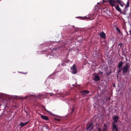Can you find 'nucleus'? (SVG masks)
I'll return each instance as SVG.
<instances>
[{
  "label": "nucleus",
  "mask_w": 131,
  "mask_h": 131,
  "mask_svg": "<svg viewBox=\"0 0 131 131\" xmlns=\"http://www.w3.org/2000/svg\"><path fill=\"white\" fill-rule=\"evenodd\" d=\"M129 0H128L123 12L119 8L118 4L116 5V6L115 7L116 9L121 14H123L124 15H126V10H127V8L129 7Z\"/></svg>",
  "instance_id": "1"
},
{
  "label": "nucleus",
  "mask_w": 131,
  "mask_h": 131,
  "mask_svg": "<svg viewBox=\"0 0 131 131\" xmlns=\"http://www.w3.org/2000/svg\"><path fill=\"white\" fill-rule=\"evenodd\" d=\"M86 129L87 130L91 131L93 129L94 126L93 125V123L91 122L88 123L86 125Z\"/></svg>",
  "instance_id": "2"
},
{
  "label": "nucleus",
  "mask_w": 131,
  "mask_h": 131,
  "mask_svg": "<svg viewBox=\"0 0 131 131\" xmlns=\"http://www.w3.org/2000/svg\"><path fill=\"white\" fill-rule=\"evenodd\" d=\"M128 66V64L126 63V65L123 68V74L125 75L127 73L129 69Z\"/></svg>",
  "instance_id": "3"
},
{
  "label": "nucleus",
  "mask_w": 131,
  "mask_h": 131,
  "mask_svg": "<svg viewBox=\"0 0 131 131\" xmlns=\"http://www.w3.org/2000/svg\"><path fill=\"white\" fill-rule=\"evenodd\" d=\"M71 70H73L72 73L73 74L76 73L77 72V69L75 65L74 64L73 66L71 67Z\"/></svg>",
  "instance_id": "4"
},
{
  "label": "nucleus",
  "mask_w": 131,
  "mask_h": 131,
  "mask_svg": "<svg viewBox=\"0 0 131 131\" xmlns=\"http://www.w3.org/2000/svg\"><path fill=\"white\" fill-rule=\"evenodd\" d=\"M109 3H110V5L112 6H115V5L114 4H116L117 2L116 1L114 0H109Z\"/></svg>",
  "instance_id": "5"
},
{
  "label": "nucleus",
  "mask_w": 131,
  "mask_h": 131,
  "mask_svg": "<svg viewBox=\"0 0 131 131\" xmlns=\"http://www.w3.org/2000/svg\"><path fill=\"white\" fill-rule=\"evenodd\" d=\"M89 92H90L88 90H84L81 91L80 93L82 94V96L83 97H84L86 95L89 93Z\"/></svg>",
  "instance_id": "6"
},
{
  "label": "nucleus",
  "mask_w": 131,
  "mask_h": 131,
  "mask_svg": "<svg viewBox=\"0 0 131 131\" xmlns=\"http://www.w3.org/2000/svg\"><path fill=\"white\" fill-rule=\"evenodd\" d=\"M117 3L119 4L121 7H123L125 4L121 0H116Z\"/></svg>",
  "instance_id": "7"
},
{
  "label": "nucleus",
  "mask_w": 131,
  "mask_h": 131,
  "mask_svg": "<svg viewBox=\"0 0 131 131\" xmlns=\"http://www.w3.org/2000/svg\"><path fill=\"white\" fill-rule=\"evenodd\" d=\"M99 35H100L101 38H103L104 39L105 38L106 35L105 33L103 31L100 32L99 34Z\"/></svg>",
  "instance_id": "8"
},
{
  "label": "nucleus",
  "mask_w": 131,
  "mask_h": 131,
  "mask_svg": "<svg viewBox=\"0 0 131 131\" xmlns=\"http://www.w3.org/2000/svg\"><path fill=\"white\" fill-rule=\"evenodd\" d=\"M40 115L41 116V118L42 119L47 121L49 120V118L47 116H44L41 114Z\"/></svg>",
  "instance_id": "9"
},
{
  "label": "nucleus",
  "mask_w": 131,
  "mask_h": 131,
  "mask_svg": "<svg viewBox=\"0 0 131 131\" xmlns=\"http://www.w3.org/2000/svg\"><path fill=\"white\" fill-rule=\"evenodd\" d=\"M124 64V62L122 61L119 62L118 63L117 67L119 69L122 68V67L123 65Z\"/></svg>",
  "instance_id": "10"
},
{
  "label": "nucleus",
  "mask_w": 131,
  "mask_h": 131,
  "mask_svg": "<svg viewBox=\"0 0 131 131\" xmlns=\"http://www.w3.org/2000/svg\"><path fill=\"white\" fill-rule=\"evenodd\" d=\"M112 129L114 130H117L118 128L117 127L116 125L114 123H112Z\"/></svg>",
  "instance_id": "11"
},
{
  "label": "nucleus",
  "mask_w": 131,
  "mask_h": 131,
  "mask_svg": "<svg viewBox=\"0 0 131 131\" xmlns=\"http://www.w3.org/2000/svg\"><path fill=\"white\" fill-rule=\"evenodd\" d=\"M29 122V121H28L25 123H23L22 122H21L19 125L21 126V127H23L25 126V125H27L28 123Z\"/></svg>",
  "instance_id": "12"
},
{
  "label": "nucleus",
  "mask_w": 131,
  "mask_h": 131,
  "mask_svg": "<svg viewBox=\"0 0 131 131\" xmlns=\"http://www.w3.org/2000/svg\"><path fill=\"white\" fill-rule=\"evenodd\" d=\"M100 79L99 77L97 75H96L95 76L94 78V80L95 81H97L99 80Z\"/></svg>",
  "instance_id": "13"
},
{
  "label": "nucleus",
  "mask_w": 131,
  "mask_h": 131,
  "mask_svg": "<svg viewBox=\"0 0 131 131\" xmlns=\"http://www.w3.org/2000/svg\"><path fill=\"white\" fill-rule=\"evenodd\" d=\"M122 70H123V68H120L119 69L118 68V71L117 72V78H118V74Z\"/></svg>",
  "instance_id": "14"
},
{
  "label": "nucleus",
  "mask_w": 131,
  "mask_h": 131,
  "mask_svg": "<svg viewBox=\"0 0 131 131\" xmlns=\"http://www.w3.org/2000/svg\"><path fill=\"white\" fill-rule=\"evenodd\" d=\"M119 119V118L117 115L114 116L113 117V119L114 120L118 121Z\"/></svg>",
  "instance_id": "15"
},
{
  "label": "nucleus",
  "mask_w": 131,
  "mask_h": 131,
  "mask_svg": "<svg viewBox=\"0 0 131 131\" xmlns=\"http://www.w3.org/2000/svg\"><path fill=\"white\" fill-rule=\"evenodd\" d=\"M75 108V107L73 106L72 108H71L70 109V110H71V112H70V114H72L74 112Z\"/></svg>",
  "instance_id": "16"
},
{
  "label": "nucleus",
  "mask_w": 131,
  "mask_h": 131,
  "mask_svg": "<svg viewBox=\"0 0 131 131\" xmlns=\"http://www.w3.org/2000/svg\"><path fill=\"white\" fill-rule=\"evenodd\" d=\"M116 30L117 31L119 32V34H121V31H120V29L118 28V27H116Z\"/></svg>",
  "instance_id": "17"
},
{
  "label": "nucleus",
  "mask_w": 131,
  "mask_h": 131,
  "mask_svg": "<svg viewBox=\"0 0 131 131\" xmlns=\"http://www.w3.org/2000/svg\"><path fill=\"white\" fill-rule=\"evenodd\" d=\"M111 71L112 70L111 69H110V71L108 73H107L106 75H110L111 73Z\"/></svg>",
  "instance_id": "18"
},
{
  "label": "nucleus",
  "mask_w": 131,
  "mask_h": 131,
  "mask_svg": "<svg viewBox=\"0 0 131 131\" xmlns=\"http://www.w3.org/2000/svg\"><path fill=\"white\" fill-rule=\"evenodd\" d=\"M60 48V47H57L56 48H55L53 49V50H55V51H56L57 50L59 49Z\"/></svg>",
  "instance_id": "19"
},
{
  "label": "nucleus",
  "mask_w": 131,
  "mask_h": 131,
  "mask_svg": "<svg viewBox=\"0 0 131 131\" xmlns=\"http://www.w3.org/2000/svg\"><path fill=\"white\" fill-rule=\"evenodd\" d=\"M54 119L56 121H60L61 120V119H60L56 118H54Z\"/></svg>",
  "instance_id": "20"
},
{
  "label": "nucleus",
  "mask_w": 131,
  "mask_h": 131,
  "mask_svg": "<svg viewBox=\"0 0 131 131\" xmlns=\"http://www.w3.org/2000/svg\"><path fill=\"white\" fill-rule=\"evenodd\" d=\"M78 18H81V19H85V18H86V17H79Z\"/></svg>",
  "instance_id": "21"
},
{
  "label": "nucleus",
  "mask_w": 131,
  "mask_h": 131,
  "mask_svg": "<svg viewBox=\"0 0 131 131\" xmlns=\"http://www.w3.org/2000/svg\"><path fill=\"white\" fill-rule=\"evenodd\" d=\"M104 126L105 127V128H107V125L106 124H104Z\"/></svg>",
  "instance_id": "22"
},
{
  "label": "nucleus",
  "mask_w": 131,
  "mask_h": 131,
  "mask_svg": "<svg viewBox=\"0 0 131 131\" xmlns=\"http://www.w3.org/2000/svg\"><path fill=\"white\" fill-rule=\"evenodd\" d=\"M107 128H103L102 131H106L107 130Z\"/></svg>",
  "instance_id": "23"
},
{
  "label": "nucleus",
  "mask_w": 131,
  "mask_h": 131,
  "mask_svg": "<svg viewBox=\"0 0 131 131\" xmlns=\"http://www.w3.org/2000/svg\"><path fill=\"white\" fill-rule=\"evenodd\" d=\"M105 69L106 70V72L107 73L108 71V69L107 67H106L105 68Z\"/></svg>",
  "instance_id": "24"
},
{
  "label": "nucleus",
  "mask_w": 131,
  "mask_h": 131,
  "mask_svg": "<svg viewBox=\"0 0 131 131\" xmlns=\"http://www.w3.org/2000/svg\"><path fill=\"white\" fill-rule=\"evenodd\" d=\"M122 45V43H119L118 44V46H120V47H121Z\"/></svg>",
  "instance_id": "25"
},
{
  "label": "nucleus",
  "mask_w": 131,
  "mask_h": 131,
  "mask_svg": "<svg viewBox=\"0 0 131 131\" xmlns=\"http://www.w3.org/2000/svg\"><path fill=\"white\" fill-rule=\"evenodd\" d=\"M97 128L98 129V131H101V129L100 128Z\"/></svg>",
  "instance_id": "26"
},
{
  "label": "nucleus",
  "mask_w": 131,
  "mask_h": 131,
  "mask_svg": "<svg viewBox=\"0 0 131 131\" xmlns=\"http://www.w3.org/2000/svg\"><path fill=\"white\" fill-rule=\"evenodd\" d=\"M100 73H101V74L102 75V74H103V72L100 71V72H99L98 74H99Z\"/></svg>",
  "instance_id": "27"
},
{
  "label": "nucleus",
  "mask_w": 131,
  "mask_h": 131,
  "mask_svg": "<svg viewBox=\"0 0 131 131\" xmlns=\"http://www.w3.org/2000/svg\"><path fill=\"white\" fill-rule=\"evenodd\" d=\"M114 122L113 123H114L115 124V123H116L118 121H116V120H114Z\"/></svg>",
  "instance_id": "28"
},
{
  "label": "nucleus",
  "mask_w": 131,
  "mask_h": 131,
  "mask_svg": "<svg viewBox=\"0 0 131 131\" xmlns=\"http://www.w3.org/2000/svg\"><path fill=\"white\" fill-rule=\"evenodd\" d=\"M44 109H45V110L46 111H47V112H49V111H48V110H47L46 109V108H45V107H44Z\"/></svg>",
  "instance_id": "29"
},
{
  "label": "nucleus",
  "mask_w": 131,
  "mask_h": 131,
  "mask_svg": "<svg viewBox=\"0 0 131 131\" xmlns=\"http://www.w3.org/2000/svg\"><path fill=\"white\" fill-rule=\"evenodd\" d=\"M78 29L77 28L76 29H75V32H76V31H78Z\"/></svg>",
  "instance_id": "30"
},
{
  "label": "nucleus",
  "mask_w": 131,
  "mask_h": 131,
  "mask_svg": "<svg viewBox=\"0 0 131 131\" xmlns=\"http://www.w3.org/2000/svg\"><path fill=\"white\" fill-rule=\"evenodd\" d=\"M28 96H25L24 98V99H27L28 98Z\"/></svg>",
  "instance_id": "31"
},
{
  "label": "nucleus",
  "mask_w": 131,
  "mask_h": 131,
  "mask_svg": "<svg viewBox=\"0 0 131 131\" xmlns=\"http://www.w3.org/2000/svg\"><path fill=\"white\" fill-rule=\"evenodd\" d=\"M129 32H130V36L131 37V29L129 30Z\"/></svg>",
  "instance_id": "32"
},
{
  "label": "nucleus",
  "mask_w": 131,
  "mask_h": 131,
  "mask_svg": "<svg viewBox=\"0 0 131 131\" xmlns=\"http://www.w3.org/2000/svg\"><path fill=\"white\" fill-rule=\"evenodd\" d=\"M103 3H106V0H103Z\"/></svg>",
  "instance_id": "33"
},
{
  "label": "nucleus",
  "mask_w": 131,
  "mask_h": 131,
  "mask_svg": "<svg viewBox=\"0 0 131 131\" xmlns=\"http://www.w3.org/2000/svg\"><path fill=\"white\" fill-rule=\"evenodd\" d=\"M9 107L8 106H7V105H6L5 106V108H6V107L8 108Z\"/></svg>",
  "instance_id": "34"
},
{
  "label": "nucleus",
  "mask_w": 131,
  "mask_h": 131,
  "mask_svg": "<svg viewBox=\"0 0 131 131\" xmlns=\"http://www.w3.org/2000/svg\"><path fill=\"white\" fill-rule=\"evenodd\" d=\"M108 1H109V0H106V2H108L109 3Z\"/></svg>",
  "instance_id": "35"
},
{
  "label": "nucleus",
  "mask_w": 131,
  "mask_h": 131,
  "mask_svg": "<svg viewBox=\"0 0 131 131\" xmlns=\"http://www.w3.org/2000/svg\"><path fill=\"white\" fill-rule=\"evenodd\" d=\"M13 106L14 107H17V106Z\"/></svg>",
  "instance_id": "36"
},
{
  "label": "nucleus",
  "mask_w": 131,
  "mask_h": 131,
  "mask_svg": "<svg viewBox=\"0 0 131 131\" xmlns=\"http://www.w3.org/2000/svg\"><path fill=\"white\" fill-rule=\"evenodd\" d=\"M115 84H113V86L115 87Z\"/></svg>",
  "instance_id": "37"
},
{
  "label": "nucleus",
  "mask_w": 131,
  "mask_h": 131,
  "mask_svg": "<svg viewBox=\"0 0 131 131\" xmlns=\"http://www.w3.org/2000/svg\"><path fill=\"white\" fill-rule=\"evenodd\" d=\"M115 131H118V129L117 130H115Z\"/></svg>",
  "instance_id": "38"
},
{
  "label": "nucleus",
  "mask_w": 131,
  "mask_h": 131,
  "mask_svg": "<svg viewBox=\"0 0 131 131\" xmlns=\"http://www.w3.org/2000/svg\"><path fill=\"white\" fill-rule=\"evenodd\" d=\"M25 112H26V113L27 114V112L26 111H25Z\"/></svg>",
  "instance_id": "39"
},
{
  "label": "nucleus",
  "mask_w": 131,
  "mask_h": 131,
  "mask_svg": "<svg viewBox=\"0 0 131 131\" xmlns=\"http://www.w3.org/2000/svg\"><path fill=\"white\" fill-rule=\"evenodd\" d=\"M109 99V98H108V99L106 100V101H107V100L108 99Z\"/></svg>",
  "instance_id": "40"
},
{
  "label": "nucleus",
  "mask_w": 131,
  "mask_h": 131,
  "mask_svg": "<svg viewBox=\"0 0 131 131\" xmlns=\"http://www.w3.org/2000/svg\"><path fill=\"white\" fill-rule=\"evenodd\" d=\"M23 98L22 97H20V99H22Z\"/></svg>",
  "instance_id": "41"
},
{
  "label": "nucleus",
  "mask_w": 131,
  "mask_h": 131,
  "mask_svg": "<svg viewBox=\"0 0 131 131\" xmlns=\"http://www.w3.org/2000/svg\"><path fill=\"white\" fill-rule=\"evenodd\" d=\"M115 69H114V72H115Z\"/></svg>",
  "instance_id": "42"
},
{
  "label": "nucleus",
  "mask_w": 131,
  "mask_h": 131,
  "mask_svg": "<svg viewBox=\"0 0 131 131\" xmlns=\"http://www.w3.org/2000/svg\"><path fill=\"white\" fill-rule=\"evenodd\" d=\"M97 125H98L99 126V124H97Z\"/></svg>",
  "instance_id": "43"
},
{
  "label": "nucleus",
  "mask_w": 131,
  "mask_h": 131,
  "mask_svg": "<svg viewBox=\"0 0 131 131\" xmlns=\"http://www.w3.org/2000/svg\"><path fill=\"white\" fill-rule=\"evenodd\" d=\"M112 131H113V130H112Z\"/></svg>",
  "instance_id": "44"
}]
</instances>
